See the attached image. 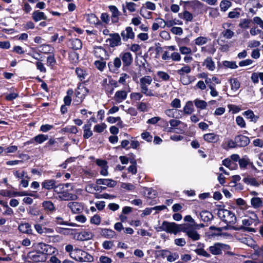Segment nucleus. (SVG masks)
I'll return each instance as SVG.
<instances>
[{
	"label": "nucleus",
	"mask_w": 263,
	"mask_h": 263,
	"mask_svg": "<svg viewBox=\"0 0 263 263\" xmlns=\"http://www.w3.org/2000/svg\"><path fill=\"white\" fill-rule=\"evenodd\" d=\"M38 249L40 250L28 253L26 257V261L34 263L45 261L47 255L53 253L55 251V248L43 243L39 244Z\"/></svg>",
	"instance_id": "f257e3e1"
},
{
	"label": "nucleus",
	"mask_w": 263,
	"mask_h": 263,
	"mask_svg": "<svg viewBox=\"0 0 263 263\" xmlns=\"http://www.w3.org/2000/svg\"><path fill=\"white\" fill-rule=\"evenodd\" d=\"M184 224H178L175 222H170L164 221L158 228V231H163L171 234H176L177 233L182 232Z\"/></svg>",
	"instance_id": "f03ea898"
},
{
	"label": "nucleus",
	"mask_w": 263,
	"mask_h": 263,
	"mask_svg": "<svg viewBox=\"0 0 263 263\" xmlns=\"http://www.w3.org/2000/svg\"><path fill=\"white\" fill-rule=\"evenodd\" d=\"M89 93V90L87 88L82 84H79L75 90V98L73 99V104L78 105L82 103Z\"/></svg>",
	"instance_id": "7ed1b4c3"
},
{
	"label": "nucleus",
	"mask_w": 263,
	"mask_h": 263,
	"mask_svg": "<svg viewBox=\"0 0 263 263\" xmlns=\"http://www.w3.org/2000/svg\"><path fill=\"white\" fill-rule=\"evenodd\" d=\"M218 217L228 224H234L236 222V217L234 213L226 210L220 209L217 213Z\"/></svg>",
	"instance_id": "20e7f679"
},
{
	"label": "nucleus",
	"mask_w": 263,
	"mask_h": 263,
	"mask_svg": "<svg viewBox=\"0 0 263 263\" xmlns=\"http://www.w3.org/2000/svg\"><path fill=\"white\" fill-rule=\"evenodd\" d=\"M152 78L148 76H144L140 79V86L141 92L146 96H154L151 89L148 88V85L151 84L152 82Z\"/></svg>",
	"instance_id": "39448f33"
},
{
	"label": "nucleus",
	"mask_w": 263,
	"mask_h": 263,
	"mask_svg": "<svg viewBox=\"0 0 263 263\" xmlns=\"http://www.w3.org/2000/svg\"><path fill=\"white\" fill-rule=\"evenodd\" d=\"M73 255H74L73 259L80 262H92L93 261V257L92 255L79 249L73 253Z\"/></svg>",
	"instance_id": "423d86ee"
},
{
	"label": "nucleus",
	"mask_w": 263,
	"mask_h": 263,
	"mask_svg": "<svg viewBox=\"0 0 263 263\" xmlns=\"http://www.w3.org/2000/svg\"><path fill=\"white\" fill-rule=\"evenodd\" d=\"M182 232L185 233L189 238L193 241H197L200 238V235L197 231L195 229L189 228L187 224H184Z\"/></svg>",
	"instance_id": "0eeeda50"
},
{
	"label": "nucleus",
	"mask_w": 263,
	"mask_h": 263,
	"mask_svg": "<svg viewBox=\"0 0 263 263\" xmlns=\"http://www.w3.org/2000/svg\"><path fill=\"white\" fill-rule=\"evenodd\" d=\"M109 36L110 38L107 39L106 42H109L110 47H115L121 45V39L119 33H111Z\"/></svg>",
	"instance_id": "6e6552de"
},
{
	"label": "nucleus",
	"mask_w": 263,
	"mask_h": 263,
	"mask_svg": "<svg viewBox=\"0 0 263 263\" xmlns=\"http://www.w3.org/2000/svg\"><path fill=\"white\" fill-rule=\"evenodd\" d=\"M122 65V62L120 57H116L112 61L108 63V66L110 71L116 73Z\"/></svg>",
	"instance_id": "1a4fd4ad"
},
{
	"label": "nucleus",
	"mask_w": 263,
	"mask_h": 263,
	"mask_svg": "<svg viewBox=\"0 0 263 263\" xmlns=\"http://www.w3.org/2000/svg\"><path fill=\"white\" fill-rule=\"evenodd\" d=\"M235 142L237 147H245L249 144L250 139L247 136L238 135L235 136Z\"/></svg>",
	"instance_id": "9d476101"
},
{
	"label": "nucleus",
	"mask_w": 263,
	"mask_h": 263,
	"mask_svg": "<svg viewBox=\"0 0 263 263\" xmlns=\"http://www.w3.org/2000/svg\"><path fill=\"white\" fill-rule=\"evenodd\" d=\"M73 213H80L83 211L84 208L82 203L78 202H70L67 204Z\"/></svg>",
	"instance_id": "9b49d317"
},
{
	"label": "nucleus",
	"mask_w": 263,
	"mask_h": 263,
	"mask_svg": "<svg viewBox=\"0 0 263 263\" xmlns=\"http://www.w3.org/2000/svg\"><path fill=\"white\" fill-rule=\"evenodd\" d=\"M58 198L61 200L64 201L74 200L78 198V196L76 194L69 193L68 190H64V191L58 196Z\"/></svg>",
	"instance_id": "f8f14e48"
},
{
	"label": "nucleus",
	"mask_w": 263,
	"mask_h": 263,
	"mask_svg": "<svg viewBox=\"0 0 263 263\" xmlns=\"http://www.w3.org/2000/svg\"><path fill=\"white\" fill-rule=\"evenodd\" d=\"M146 7H141L140 11V14L145 18H149L151 15V12H147V15H144V12L146 11V8L151 10H155L156 8V5L154 3H152L151 2H147L145 3Z\"/></svg>",
	"instance_id": "ddd939ff"
},
{
	"label": "nucleus",
	"mask_w": 263,
	"mask_h": 263,
	"mask_svg": "<svg viewBox=\"0 0 263 263\" xmlns=\"http://www.w3.org/2000/svg\"><path fill=\"white\" fill-rule=\"evenodd\" d=\"M121 35L124 41H127L129 39H134L135 37V33L133 32L131 27H127L121 33Z\"/></svg>",
	"instance_id": "4468645a"
},
{
	"label": "nucleus",
	"mask_w": 263,
	"mask_h": 263,
	"mask_svg": "<svg viewBox=\"0 0 263 263\" xmlns=\"http://www.w3.org/2000/svg\"><path fill=\"white\" fill-rule=\"evenodd\" d=\"M108 8L111 13V20L112 23L114 24L117 23L119 20V17L120 14V11H119L117 7L114 5L109 6Z\"/></svg>",
	"instance_id": "2eb2a0df"
},
{
	"label": "nucleus",
	"mask_w": 263,
	"mask_h": 263,
	"mask_svg": "<svg viewBox=\"0 0 263 263\" xmlns=\"http://www.w3.org/2000/svg\"><path fill=\"white\" fill-rule=\"evenodd\" d=\"M226 245L220 243H216L209 248L210 252L213 255H217L222 253V250Z\"/></svg>",
	"instance_id": "dca6fc26"
},
{
	"label": "nucleus",
	"mask_w": 263,
	"mask_h": 263,
	"mask_svg": "<svg viewBox=\"0 0 263 263\" xmlns=\"http://www.w3.org/2000/svg\"><path fill=\"white\" fill-rule=\"evenodd\" d=\"M120 58L122 60L124 66H129L133 63V58L130 52L122 53L120 55Z\"/></svg>",
	"instance_id": "f3484780"
},
{
	"label": "nucleus",
	"mask_w": 263,
	"mask_h": 263,
	"mask_svg": "<svg viewBox=\"0 0 263 263\" xmlns=\"http://www.w3.org/2000/svg\"><path fill=\"white\" fill-rule=\"evenodd\" d=\"M34 228L36 232L41 235L52 234L54 233L53 229L42 227L39 224H35Z\"/></svg>",
	"instance_id": "a211bd4d"
},
{
	"label": "nucleus",
	"mask_w": 263,
	"mask_h": 263,
	"mask_svg": "<svg viewBox=\"0 0 263 263\" xmlns=\"http://www.w3.org/2000/svg\"><path fill=\"white\" fill-rule=\"evenodd\" d=\"M127 97V91L124 90H120L116 92L114 99L116 102L120 103L124 101Z\"/></svg>",
	"instance_id": "6ab92c4d"
},
{
	"label": "nucleus",
	"mask_w": 263,
	"mask_h": 263,
	"mask_svg": "<svg viewBox=\"0 0 263 263\" xmlns=\"http://www.w3.org/2000/svg\"><path fill=\"white\" fill-rule=\"evenodd\" d=\"M219 135L214 133H211L204 134L203 138L208 143H216L219 140Z\"/></svg>",
	"instance_id": "aec40b11"
},
{
	"label": "nucleus",
	"mask_w": 263,
	"mask_h": 263,
	"mask_svg": "<svg viewBox=\"0 0 263 263\" xmlns=\"http://www.w3.org/2000/svg\"><path fill=\"white\" fill-rule=\"evenodd\" d=\"M18 229L20 232L28 235L32 234L33 230L29 223H22L19 224Z\"/></svg>",
	"instance_id": "412c9836"
},
{
	"label": "nucleus",
	"mask_w": 263,
	"mask_h": 263,
	"mask_svg": "<svg viewBox=\"0 0 263 263\" xmlns=\"http://www.w3.org/2000/svg\"><path fill=\"white\" fill-rule=\"evenodd\" d=\"M232 224H228L227 226L222 227L223 230H228L229 229L234 230H243V231L247 232H255V229L252 228L246 227L243 226H241L240 227H236L231 226Z\"/></svg>",
	"instance_id": "4be33fe9"
},
{
	"label": "nucleus",
	"mask_w": 263,
	"mask_h": 263,
	"mask_svg": "<svg viewBox=\"0 0 263 263\" xmlns=\"http://www.w3.org/2000/svg\"><path fill=\"white\" fill-rule=\"evenodd\" d=\"M96 183L105 185L109 187H113L117 184L116 181L111 179H98L96 180Z\"/></svg>",
	"instance_id": "5701e85b"
},
{
	"label": "nucleus",
	"mask_w": 263,
	"mask_h": 263,
	"mask_svg": "<svg viewBox=\"0 0 263 263\" xmlns=\"http://www.w3.org/2000/svg\"><path fill=\"white\" fill-rule=\"evenodd\" d=\"M32 17L33 20L35 22L42 20H46L47 19V16L45 13L39 10L34 11L32 14Z\"/></svg>",
	"instance_id": "b1692460"
},
{
	"label": "nucleus",
	"mask_w": 263,
	"mask_h": 263,
	"mask_svg": "<svg viewBox=\"0 0 263 263\" xmlns=\"http://www.w3.org/2000/svg\"><path fill=\"white\" fill-rule=\"evenodd\" d=\"M100 235L105 238L111 239L116 237V232L108 229H101L100 231Z\"/></svg>",
	"instance_id": "393cba45"
},
{
	"label": "nucleus",
	"mask_w": 263,
	"mask_h": 263,
	"mask_svg": "<svg viewBox=\"0 0 263 263\" xmlns=\"http://www.w3.org/2000/svg\"><path fill=\"white\" fill-rule=\"evenodd\" d=\"M93 53L95 55L103 60L106 55V51L101 46H96L94 47Z\"/></svg>",
	"instance_id": "a878e982"
},
{
	"label": "nucleus",
	"mask_w": 263,
	"mask_h": 263,
	"mask_svg": "<svg viewBox=\"0 0 263 263\" xmlns=\"http://www.w3.org/2000/svg\"><path fill=\"white\" fill-rule=\"evenodd\" d=\"M69 46L73 50H79L82 48V43L79 39H72L68 42Z\"/></svg>",
	"instance_id": "bb28decb"
},
{
	"label": "nucleus",
	"mask_w": 263,
	"mask_h": 263,
	"mask_svg": "<svg viewBox=\"0 0 263 263\" xmlns=\"http://www.w3.org/2000/svg\"><path fill=\"white\" fill-rule=\"evenodd\" d=\"M91 123L88 121L83 128L84 129L83 137L85 139H88L92 135V132L91 130Z\"/></svg>",
	"instance_id": "cd10ccee"
},
{
	"label": "nucleus",
	"mask_w": 263,
	"mask_h": 263,
	"mask_svg": "<svg viewBox=\"0 0 263 263\" xmlns=\"http://www.w3.org/2000/svg\"><path fill=\"white\" fill-rule=\"evenodd\" d=\"M200 216L201 220L203 222H208L211 221L213 219V215L212 213L207 211H203L200 213Z\"/></svg>",
	"instance_id": "c85d7f7f"
},
{
	"label": "nucleus",
	"mask_w": 263,
	"mask_h": 263,
	"mask_svg": "<svg viewBox=\"0 0 263 263\" xmlns=\"http://www.w3.org/2000/svg\"><path fill=\"white\" fill-rule=\"evenodd\" d=\"M42 206L45 211L53 213L55 211L54 204L50 201H45L42 203Z\"/></svg>",
	"instance_id": "c756f323"
},
{
	"label": "nucleus",
	"mask_w": 263,
	"mask_h": 263,
	"mask_svg": "<svg viewBox=\"0 0 263 263\" xmlns=\"http://www.w3.org/2000/svg\"><path fill=\"white\" fill-rule=\"evenodd\" d=\"M203 65L210 71H213L215 69V62L211 57H207L203 62Z\"/></svg>",
	"instance_id": "7c9ffc66"
},
{
	"label": "nucleus",
	"mask_w": 263,
	"mask_h": 263,
	"mask_svg": "<svg viewBox=\"0 0 263 263\" xmlns=\"http://www.w3.org/2000/svg\"><path fill=\"white\" fill-rule=\"evenodd\" d=\"M56 183V181L54 179L45 180L42 183V187L46 190L53 189Z\"/></svg>",
	"instance_id": "2f4dec72"
},
{
	"label": "nucleus",
	"mask_w": 263,
	"mask_h": 263,
	"mask_svg": "<svg viewBox=\"0 0 263 263\" xmlns=\"http://www.w3.org/2000/svg\"><path fill=\"white\" fill-rule=\"evenodd\" d=\"M235 142V137L234 140L228 139L226 140L225 142L223 144V148L225 149H228L229 148H234L237 147Z\"/></svg>",
	"instance_id": "473e14b6"
},
{
	"label": "nucleus",
	"mask_w": 263,
	"mask_h": 263,
	"mask_svg": "<svg viewBox=\"0 0 263 263\" xmlns=\"http://www.w3.org/2000/svg\"><path fill=\"white\" fill-rule=\"evenodd\" d=\"M243 115L248 119H250L251 122L256 123L258 120L259 117L254 115L253 111L251 110H248L245 111Z\"/></svg>",
	"instance_id": "72a5a7b5"
},
{
	"label": "nucleus",
	"mask_w": 263,
	"mask_h": 263,
	"mask_svg": "<svg viewBox=\"0 0 263 263\" xmlns=\"http://www.w3.org/2000/svg\"><path fill=\"white\" fill-rule=\"evenodd\" d=\"M183 111L185 114L191 115L194 111L193 102L191 101H187L183 107Z\"/></svg>",
	"instance_id": "f704fd0d"
},
{
	"label": "nucleus",
	"mask_w": 263,
	"mask_h": 263,
	"mask_svg": "<svg viewBox=\"0 0 263 263\" xmlns=\"http://www.w3.org/2000/svg\"><path fill=\"white\" fill-rule=\"evenodd\" d=\"M243 181L247 184L254 186H259L260 183L258 182L256 179L253 177H245L243 179Z\"/></svg>",
	"instance_id": "c9c22d12"
},
{
	"label": "nucleus",
	"mask_w": 263,
	"mask_h": 263,
	"mask_svg": "<svg viewBox=\"0 0 263 263\" xmlns=\"http://www.w3.org/2000/svg\"><path fill=\"white\" fill-rule=\"evenodd\" d=\"M73 90L72 89H69L66 92L67 95L64 98V104L69 106L71 102V96L73 94Z\"/></svg>",
	"instance_id": "e433bc0d"
},
{
	"label": "nucleus",
	"mask_w": 263,
	"mask_h": 263,
	"mask_svg": "<svg viewBox=\"0 0 263 263\" xmlns=\"http://www.w3.org/2000/svg\"><path fill=\"white\" fill-rule=\"evenodd\" d=\"M251 20L248 18L240 19L239 27L242 29H248L250 27Z\"/></svg>",
	"instance_id": "4c0bfd02"
},
{
	"label": "nucleus",
	"mask_w": 263,
	"mask_h": 263,
	"mask_svg": "<svg viewBox=\"0 0 263 263\" xmlns=\"http://www.w3.org/2000/svg\"><path fill=\"white\" fill-rule=\"evenodd\" d=\"M92 233L90 232L83 231L79 234V237L81 240H89L92 238Z\"/></svg>",
	"instance_id": "58836bf2"
},
{
	"label": "nucleus",
	"mask_w": 263,
	"mask_h": 263,
	"mask_svg": "<svg viewBox=\"0 0 263 263\" xmlns=\"http://www.w3.org/2000/svg\"><path fill=\"white\" fill-rule=\"evenodd\" d=\"M14 176L18 180L22 179L23 178H28L27 173L25 171L16 170L13 172Z\"/></svg>",
	"instance_id": "ea45409f"
},
{
	"label": "nucleus",
	"mask_w": 263,
	"mask_h": 263,
	"mask_svg": "<svg viewBox=\"0 0 263 263\" xmlns=\"http://www.w3.org/2000/svg\"><path fill=\"white\" fill-rule=\"evenodd\" d=\"M179 16L187 22H191L193 19L192 14L187 11H184L183 13H179Z\"/></svg>",
	"instance_id": "a19ab883"
},
{
	"label": "nucleus",
	"mask_w": 263,
	"mask_h": 263,
	"mask_svg": "<svg viewBox=\"0 0 263 263\" xmlns=\"http://www.w3.org/2000/svg\"><path fill=\"white\" fill-rule=\"evenodd\" d=\"M55 222L57 224H60V225H65V226H71V227L78 226V225L76 223L68 222L67 221H64L63 220V218L61 217H57L55 218Z\"/></svg>",
	"instance_id": "79ce46f5"
},
{
	"label": "nucleus",
	"mask_w": 263,
	"mask_h": 263,
	"mask_svg": "<svg viewBox=\"0 0 263 263\" xmlns=\"http://www.w3.org/2000/svg\"><path fill=\"white\" fill-rule=\"evenodd\" d=\"M86 18L87 21L91 24H96L99 22L98 17L93 13L87 14L86 15Z\"/></svg>",
	"instance_id": "37998d69"
},
{
	"label": "nucleus",
	"mask_w": 263,
	"mask_h": 263,
	"mask_svg": "<svg viewBox=\"0 0 263 263\" xmlns=\"http://www.w3.org/2000/svg\"><path fill=\"white\" fill-rule=\"evenodd\" d=\"M48 139V136L47 135H43V134H39L33 138V139L35 142L39 144H41L43 143L44 141H46Z\"/></svg>",
	"instance_id": "c03bdc74"
},
{
	"label": "nucleus",
	"mask_w": 263,
	"mask_h": 263,
	"mask_svg": "<svg viewBox=\"0 0 263 263\" xmlns=\"http://www.w3.org/2000/svg\"><path fill=\"white\" fill-rule=\"evenodd\" d=\"M76 72L80 81L84 80L87 74L85 70H84L80 68H77L76 69Z\"/></svg>",
	"instance_id": "a18cd8bd"
},
{
	"label": "nucleus",
	"mask_w": 263,
	"mask_h": 263,
	"mask_svg": "<svg viewBox=\"0 0 263 263\" xmlns=\"http://www.w3.org/2000/svg\"><path fill=\"white\" fill-rule=\"evenodd\" d=\"M222 165L226 167L229 168L230 170L234 168V166H237L236 164H235L229 158H226L222 161Z\"/></svg>",
	"instance_id": "49530a36"
},
{
	"label": "nucleus",
	"mask_w": 263,
	"mask_h": 263,
	"mask_svg": "<svg viewBox=\"0 0 263 263\" xmlns=\"http://www.w3.org/2000/svg\"><path fill=\"white\" fill-rule=\"evenodd\" d=\"M250 163V159L245 156L239 161V165L241 168H245L247 165Z\"/></svg>",
	"instance_id": "de8ad7c7"
},
{
	"label": "nucleus",
	"mask_w": 263,
	"mask_h": 263,
	"mask_svg": "<svg viewBox=\"0 0 263 263\" xmlns=\"http://www.w3.org/2000/svg\"><path fill=\"white\" fill-rule=\"evenodd\" d=\"M194 104L197 108L201 109H204L207 106V103L205 101L199 99L195 100Z\"/></svg>",
	"instance_id": "09e8293b"
},
{
	"label": "nucleus",
	"mask_w": 263,
	"mask_h": 263,
	"mask_svg": "<svg viewBox=\"0 0 263 263\" xmlns=\"http://www.w3.org/2000/svg\"><path fill=\"white\" fill-rule=\"evenodd\" d=\"M191 71V69L190 66L189 65H185L182 68H181L180 69L177 70V73L180 76H184L185 74H188L190 73Z\"/></svg>",
	"instance_id": "8fccbe9b"
},
{
	"label": "nucleus",
	"mask_w": 263,
	"mask_h": 263,
	"mask_svg": "<svg viewBox=\"0 0 263 263\" xmlns=\"http://www.w3.org/2000/svg\"><path fill=\"white\" fill-rule=\"evenodd\" d=\"M231 6V3L227 0H223L220 2V7L222 11H227Z\"/></svg>",
	"instance_id": "3c124183"
},
{
	"label": "nucleus",
	"mask_w": 263,
	"mask_h": 263,
	"mask_svg": "<svg viewBox=\"0 0 263 263\" xmlns=\"http://www.w3.org/2000/svg\"><path fill=\"white\" fill-rule=\"evenodd\" d=\"M230 83L231 85V89L234 91H236L240 87V84L239 82L235 78L230 80Z\"/></svg>",
	"instance_id": "603ef678"
},
{
	"label": "nucleus",
	"mask_w": 263,
	"mask_h": 263,
	"mask_svg": "<svg viewBox=\"0 0 263 263\" xmlns=\"http://www.w3.org/2000/svg\"><path fill=\"white\" fill-rule=\"evenodd\" d=\"M208 42V39L204 36H199L194 40V43L196 45L201 46L205 44Z\"/></svg>",
	"instance_id": "864d4df0"
},
{
	"label": "nucleus",
	"mask_w": 263,
	"mask_h": 263,
	"mask_svg": "<svg viewBox=\"0 0 263 263\" xmlns=\"http://www.w3.org/2000/svg\"><path fill=\"white\" fill-rule=\"evenodd\" d=\"M194 251L199 256H202L206 258H210L211 257L210 254L202 248L196 249Z\"/></svg>",
	"instance_id": "5fc2aeb1"
},
{
	"label": "nucleus",
	"mask_w": 263,
	"mask_h": 263,
	"mask_svg": "<svg viewBox=\"0 0 263 263\" xmlns=\"http://www.w3.org/2000/svg\"><path fill=\"white\" fill-rule=\"evenodd\" d=\"M240 9H235L233 11H230L228 14V17L231 18H238L240 16Z\"/></svg>",
	"instance_id": "6e6d98bb"
},
{
	"label": "nucleus",
	"mask_w": 263,
	"mask_h": 263,
	"mask_svg": "<svg viewBox=\"0 0 263 263\" xmlns=\"http://www.w3.org/2000/svg\"><path fill=\"white\" fill-rule=\"evenodd\" d=\"M221 34L224 37L230 39L234 36V32L229 29H226L223 30Z\"/></svg>",
	"instance_id": "4d7b16f0"
},
{
	"label": "nucleus",
	"mask_w": 263,
	"mask_h": 263,
	"mask_svg": "<svg viewBox=\"0 0 263 263\" xmlns=\"http://www.w3.org/2000/svg\"><path fill=\"white\" fill-rule=\"evenodd\" d=\"M41 48V51L45 54L50 53L53 51V48L49 45H43Z\"/></svg>",
	"instance_id": "13d9d810"
},
{
	"label": "nucleus",
	"mask_w": 263,
	"mask_h": 263,
	"mask_svg": "<svg viewBox=\"0 0 263 263\" xmlns=\"http://www.w3.org/2000/svg\"><path fill=\"white\" fill-rule=\"evenodd\" d=\"M251 204L255 208H259L262 205V202L260 198L254 197L251 199Z\"/></svg>",
	"instance_id": "bf43d9fd"
},
{
	"label": "nucleus",
	"mask_w": 263,
	"mask_h": 263,
	"mask_svg": "<svg viewBox=\"0 0 263 263\" xmlns=\"http://www.w3.org/2000/svg\"><path fill=\"white\" fill-rule=\"evenodd\" d=\"M224 67L231 69H236L238 67L236 62L225 61L223 63Z\"/></svg>",
	"instance_id": "052dcab7"
},
{
	"label": "nucleus",
	"mask_w": 263,
	"mask_h": 263,
	"mask_svg": "<svg viewBox=\"0 0 263 263\" xmlns=\"http://www.w3.org/2000/svg\"><path fill=\"white\" fill-rule=\"evenodd\" d=\"M103 248L105 250H110L114 247V243L113 241L106 240L102 243Z\"/></svg>",
	"instance_id": "680f3d73"
},
{
	"label": "nucleus",
	"mask_w": 263,
	"mask_h": 263,
	"mask_svg": "<svg viewBox=\"0 0 263 263\" xmlns=\"http://www.w3.org/2000/svg\"><path fill=\"white\" fill-rule=\"evenodd\" d=\"M165 24H166V26L168 27H172L175 25H182V22L179 20L175 19L174 20H168L166 21V23Z\"/></svg>",
	"instance_id": "e2e57ef3"
},
{
	"label": "nucleus",
	"mask_w": 263,
	"mask_h": 263,
	"mask_svg": "<svg viewBox=\"0 0 263 263\" xmlns=\"http://www.w3.org/2000/svg\"><path fill=\"white\" fill-rule=\"evenodd\" d=\"M79 249H73V246L71 245H68L65 247V250L66 252L69 253L70 257L72 258L74 257V255H73V253L76 252V251H78Z\"/></svg>",
	"instance_id": "0e129e2a"
},
{
	"label": "nucleus",
	"mask_w": 263,
	"mask_h": 263,
	"mask_svg": "<svg viewBox=\"0 0 263 263\" xmlns=\"http://www.w3.org/2000/svg\"><path fill=\"white\" fill-rule=\"evenodd\" d=\"M54 192L59 196L62 192L64 191V185L62 184H59L58 185L55 184V186L53 188Z\"/></svg>",
	"instance_id": "69168bd1"
},
{
	"label": "nucleus",
	"mask_w": 263,
	"mask_h": 263,
	"mask_svg": "<svg viewBox=\"0 0 263 263\" xmlns=\"http://www.w3.org/2000/svg\"><path fill=\"white\" fill-rule=\"evenodd\" d=\"M95 65L98 69L102 71L106 66V62L102 60L101 61L98 60L95 62Z\"/></svg>",
	"instance_id": "338daca9"
},
{
	"label": "nucleus",
	"mask_w": 263,
	"mask_h": 263,
	"mask_svg": "<svg viewBox=\"0 0 263 263\" xmlns=\"http://www.w3.org/2000/svg\"><path fill=\"white\" fill-rule=\"evenodd\" d=\"M180 76V81L183 85H188L192 82L190 76L185 75Z\"/></svg>",
	"instance_id": "774afa93"
}]
</instances>
